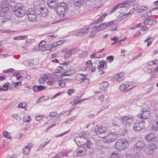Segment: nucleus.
I'll return each instance as SVG.
<instances>
[{
    "label": "nucleus",
    "instance_id": "f257e3e1",
    "mask_svg": "<svg viewBox=\"0 0 158 158\" xmlns=\"http://www.w3.org/2000/svg\"><path fill=\"white\" fill-rule=\"evenodd\" d=\"M57 15L61 17H64L68 9L67 4L62 2L57 3L53 7Z\"/></svg>",
    "mask_w": 158,
    "mask_h": 158
},
{
    "label": "nucleus",
    "instance_id": "f03ea898",
    "mask_svg": "<svg viewBox=\"0 0 158 158\" xmlns=\"http://www.w3.org/2000/svg\"><path fill=\"white\" fill-rule=\"evenodd\" d=\"M143 16L145 17L143 23H140L135 25L136 28L141 27V28L143 24L145 25L152 26L155 24L156 23V21L155 19L152 18L151 16H148L146 14H144Z\"/></svg>",
    "mask_w": 158,
    "mask_h": 158
},
{
    "label": "nucleus",
    "instance_id": "7ed1b4c3",
    "mask_svg": "<svg viewBox=\"0 0 158 158\" xmlns=\"http://www.w3.org/2000/svg\"><path fill=\"white\" fill-rule=\"evenodd\" d=\"M129 144V141L125 139H119L115 142V148L118 151L124 150L125 148H127Z\"/></svg>",
    "mask_w": 158,
    "mask_h": 158
},
{
    "label": "nucleus",
    "instance_id": "20e7f679",
    "mask_svg": "<svg viewBox=\"0 0 158 158\" xmlns=\"http://www.w3.org/2000/svg\"><path fill=\"white\" fill-rule=\"evenodd\" d=\"M27 15L30 21L35 22L37 21V12L34 10L32 8L29 9L27 11Z\"/></svg>",
    "mask_w": 158,
    "mask_h": 158
},
{
    "label": "nucleus",
    "instance_id": "39448f33",
    "mask_svg": "<svg viewBox=\"0 0 158 158\" xmlns=\"http://www.w3.org/2000/svg\"><path fill=\"white\" fill-rule=\"evenodd\" d=\"M13 10L15 15L17 17H22L25 14V12L21 8L17 5L14 6L13 7Z\"/></svg>",
    "mask_w": 158,
    "mask_h": 158
},
{
    "label": "nucleus",
    "instance_id": "423d86ee",
    "mask_svg": "<svg viewBox=\"0 0 158 158\" xmlns=\"http://www.w3.org/2000/svg\"><path fill=\"white\" fill-rule=\"evenodd\" d=\"M149 109L148 107L146 108H144L142 109L140 114L138 115L139 118L143 119H147L150 116Z\"/></svg>",
    "mask_w": 158,
    "mask_h": 158
},
{
    "label": "nucleus",
    "instance_id": "0eeeda50",
    "mask_svg": "<svg viewBox=\"0 0 158 158\" xmlns=\"http://www.w3.org/2000/svg\"><path fill=\"white\" fill-rule=\"evenodd\" d=\"M114 21L110 22L107 23H104L100 24L98 26H95L94 30L95 31H99L105 29L109 26L113 25Z\"/></svg>",
    "mask_w": 158,
    "mask_h": 158
},
{
    "label": "nucleus",
    "instance_id": "6e6552de",
    "mask_svg": "<svg viewBox=\"0 0 158 158\" xmlns=\"http://www.w3.org/2000/svg\"><path fill=\"white\" fill-rule=\"evenodd\" d=\"M89 133L86 132H83L81 133H80L79 135L75 138L74 140L76 142V143L78 145H79L77 142H78L79 143H81L80 140H79V139H84L85 140H87V139H88V136H89Z\"/></svg>",
    "mask_w": 158,
    "mask_h": 158
},
{
    "label": "nucleus",
    "instance_id": "1a4fd4ad",
    "mask_svg": "<svg viewBox=\"0 0 158 158\" xmlns=\"http://www.w3.org/2000/svg\"><path fill=\"white\" fill-rule=\"evenodd\" d=\"M145 122H136L133 126V129L135 131H139L143 129L145 127Z\"/></svg>",
    "mask_w": 158,
    "mask_h": 158
},
{
    "label": "nucleus",
    "instance_id": "9d476101",
    "mask_svg": "<svg viewBox=\"0 0 158 158\" xmlns=\"http://www.w3.org/2000/svg\"><path fill=\"white\" fill-rule=\"evenodd\" d=\"M156 149V145L153 143H150L148 144L145 148V152L148 155L152 154L154 150Z\"/></svg>",
    "mask_w": 158,
    "mask_h": 158
},
{
    "label": "nucleus",
    "instance_id": "9b49d317",
    "mask_svg": "<svg viewBox=\"0 0 158 158\" xmlns=\"http://www.w3.org/2000/svg\"><path fill=\"white\" fill-rule=\"evenodd\" d=\"M132 118L133 116H124L122 117L121 119L123 123L126 125L130 126L133 123Z\"/></svg>",
    "mask_w": 158,
    "mask_h": 158
},
{
    "label": "nucleus",
    "instance_id": "f8f14e48",
    "mask_svg": "<svg viewBox=\"0 0 158 158\" xmlns=\"http://www.w3.org/2000/svg\"><path fill=\"white\" fill-rule=\"evenodd\" d=\"M118 137V135L116 133H111L105 137L106 141L110 143Z\"/></svg>",
    "mask_w": 158,
    "mask_h": 158
},
{
    "label": "nucleus",
    "instance_id": "ddd939ff",
    "mask_svg": "<svg viewBox=\"0 0 158 158\" xmlns=\"http://www.w3.org/2000/svg\"><path fill=\"white\" fill-rule=\"evenodd\" d=\"M89 28H83L78 30L73 33V35L77 36H81L86 34L89 32Z\"/></svg>",
    "mask_w": 158,
    "mask_h": 158
},
{
    "label": "nucleus",
    "instance_id": "4468645a",
    "mask_svg": "<svg viewBox=\"0 0 158 158\" xmlns=\"http://www.w3.org/2000/svg\"><path fill=\"white\" fill-rule=\"evenodd\" d=\"M106 131V128L105 127L97 125L95 127L94 131L96 133L99 135L102 133H104Z\"/></svg>",
    "mask_w": 158,
    "mask_h": 158
},
{
    "label": "nucleus",
    "instance_id": "2eb2a0df",
    "mask_svg": "<svg viewBox=\"0 0 158 158\" xmlns=\"http://www.w3.org/2000/svg\"><path fill=\"white\" fill-rule=\"evenodd\" d=\"M45 42L44 41H42L39 44L38 50L40 51H43L46 50H48L49 47L48 44L45 45Z\"/></svg>",
    "mask_w": 158,
    "mask_h": 158
},
{
    "label": "nucleus",
    "instance_id": "dca6fc26",
    "mask_svg": "<svg viewBox=\"0 0 158 158\" xmlns=\"http://www.w3.org/2000/svg\"><path fill=\"white\" fill-rule=\"evenodd\" d=\"M48 10L46 8H40L39 9V12H37V14L43 17H45L47 16L48 14Z\"/></svg>",
    "mask_w": 158,
    "mask_h": 158
},
{
    "label": "nucleus",
    "instance_id": "f3484780",
    "mask_svg": "<svg viewBox=\"0 0 158 158\" xmlns=\"http://www.w3.org/2000/svg\"><path fill=\"white\" fill-rule=\"evenodd\" d=\"M124 76V74L121 73L115 75L113 78V80L114 82H119L123 80L122 78Z\"/></svg>",
    "mask_w": 158,
    "mask_h": 158
},
{
    "label": "nucleus",
    "instance_id": "a211bd4d",
    "mask_svg": "<svg viewBox=\"0 0 158 158\" xmlns=\"http://www.w3.org/2000/svg\"><path fill=\"white\" fill-rule=\"evenodd\" d=\"M95 144L96 146V148L98 149L99 151L101 152H104L105 150H106V148L103 147L101 145L100 142L99 141H97L95 143Z\"/></svg>",
    "mask_w": 158,
    "mask_h": 158
},
{
    "label": "nucleus",
    "instance_id": "6ab92c4d",
    "mask_svg": "<svg viewBox=\"0 0 158 158\" xmlns=\"http://www.w3.org/2000/svg\"><path fill=\"white\" fill-rule=\"evenodd\" d=\"M145 144L142 141H139L135 145V147L136 149L140 150L142 149L144 147Z\"/></svg>",
    "mask_w": 158,
    "mask_h": 158
},
{
    "label": "nucleus",
    "instance_id": "aec40b11",
    "mask_svg": "<svg viewBox=\"0 0 158 158\" xmlns=\"http://www.w3.org/2000/svg\"><path fill=\"white\" fill-rule=\"evenodd\" d=\"M87 68L90 69L92 72H94L96 69L95 67L93 66V64L91 60H89L86 63Z\"/></svg>",
    "mask_w": 158,
    "mask_h": 158
},
{
    "label": "nucleus",
    "instance_id": "412c9836",
    "mask_svg": "<svg viewBox=\"0 0 158 158\" xmlns=\"http://www.w3.org/2000/svg\"><path fill=\"white\" fill-rule=\"evenodd\" d=\"M156 137L155 134L153 133H151L145 136V139L148 141H152Z\"/></svg>",
    "mask_w": 158,
    "mask_h": 158
},
{
    "label": "nucleus",
    "instance_id": "4be33fe9",
    "mask_svg": "<svg viewBox=\"0 0 158 158\" xmlns=\"http://www.w3.org/2000/svg\"><path fill=\"white\" fill-rule=\"evenodd\" d=\"M109 84L107 81L103 82L100 84L99 88L100 89L104 90L109 85Z\"/></svg>",
    "mask_w": 158,
    "mask_h": 158
},
{
    "label": "nucleus",
    "instance_id": "5701e85b",
    "mask_svg": "<svg viewBox=\"0 0 158 158\" xmlns=\"http://www.w3.org/2000/svg\"><path fill=\"white\" fill-rule=\"evenodd\" d=\"M56 0H48L47 4L50 8H53L56 4Z\"/></svg>",
    "mask_w": 158,
    "mask_h": 158
},
{
    "label": "nucleus",
    "instance_id": "b1692460",
    "mask_svg": "<svg viewBox=\"0 0 158 158\" xmlns=\"http://www.w3.org/2000/svg\"><path fill=\"white\" fill-rule=\"evenodd\" d=\"M128 3L127 1L119 3L116 5L117 9L123 7L126 8L127 7Z\"/></svg>",
    "mask_w": 158,
    "mask_h": 158
},
{
    "label": "nucleus",
    "instance_id": "393cba45",
    "mask_svg": "<svg viewBox=\"0 0 158 158\" xmlns=\"http://www.w3.org/2000/svg\"><path fill=\"white\" fill-rule=\"evenodd\" d=\"M107 15V14L106 13L104 14L94 22V23L97 24L101 22H102Z\"/></svg>",
    "mask_w": 158,
    "mask_h": 158
},
{
    "label": "nucleus",
    "instance_id": "a878e982",
    "mask_svg": "<svg viewBox=\"0 0 158 158\" xmlns=\"http://www.w3.org/2000/svg\"><path fill=\"white\" fill-rule=\"evenodd\" d=\"M85 141V142H81V143L80 144V145H82L83 146L86 144V146L87 148L89 149H91L92 146V143H91L89 140H88V141H87V140Z\"/></svg>",
    "mask_w": 158,
    "mask_h": 158
},
{
    "label": "nucleus",
    "instance_id": "bb28decb",
    "mask_svg": "<svg viewBox=\"0 0 158 158\" xmlns=\"http://www.w3.org/2000/svg\"><path fill=\"white\" fill-rule=\"evenodd\" d=\"M49 48L48 49V50L50 51H52L55 49V48L56 47L58 46L57 42H54L52 44H48Z\"/></svg>",
    "mask_w": 158,
    "mask_h": 158
},
{
    "label": "nucleus",
    "instance_id": "cd10ccee",
    "mask_svg": "<svg viewBox=\"0 0 158 158\" xmlns=\"http://www.w3.org/2000/svg\"><path fill=\"white\" fill-rule=\"evenodd\" d=\"M85 76L84 75L81 74H77L75 77V79L77 81H81V82Z\"/></svg>",
    "mask_w": 158,
    "mask_h": 158
},
{
    "label": "nucleus",
    "instance_id": "c85d7f7f",
    "mask_svg": "<svg viewBox=\"0 0 158 158\" xmlns=\"http://www.w3.org/2000/svg\"><path fill=\"white\" fill-rule=\"evenodd\" d=\"M73 3L75 6L79 7L83 4V0H73Z\"/></svg>",
    "mask_w": 158,
    "mask_h": 158
},
{
    "label": "nucleus",
    "instance_id": "c756f323",
    "mask_svg": "<svg viewBox=\"0 0 158 158\" xmlns=\"http://www.w3.org/2000/svg\"><path fill=\"white\" fill-rule=\"evenodd\" d=\"M74 49H73L69 50L66 52L64 55V57L65 58H68L70 57L73 53V51Z\"/></svg>",
    "mask_w": 158,
    "mask_h": 158
},
{
    "label": "nucleus",
    "instance_id": "7c9ffc66",
    "mask_svg": "<svg viewBox=\"0 0 158 158\" xmlns=\"http://www.w3.org/2000/svg\"><path fill=\"white\" fill-rule=\"evenodd\" d=\"M69 152H68V153L67 152L64 153V152H60L57 154V157H70V156H69Z\"/></svg>",
    "mask_w": 158,
    "mask_h": 158
},
{
    "label": "nucleus",
    "instance_id": "2f4dec72",
    "mask_svg": "<svg viewBox=\"0 0 158 158\" xmlns=\"http://www.w3.org/2000/svg\"><path fill=\"white\" fill-rule=\"evenodd\" d=\"M49 142V141L45 142L40 144L38 147L37 151H40L42 150L45 146Z\"/></svg>",
    "mask_w": 158,
    "mask_h": 158
},
{
    "label": "nucleus",
    "instance_id": "473e14b6",
    "mask_svg": "<svg viewBox=\"0 0 158 158\" xmlns=\"http://www.w3.org/2000/svg\"><path fill=\"white\" fill-rule=\"evenodd\" d=\"M130 85L129 84H122L119 87V89L122 91H124L126 89L127 87L130 86Z\"/></svg>",
    "mask_w": 158,
    "mask_h": 158
},
{
    "label": "nucleus",
    "instance_id": "72a5a7b5",
    "mask_svg": "<svg viewBox=\"0 0 158 158\" xmlns=\"http://www.w3.org/2000/svg\"><path fill=\"white\" fill-rule=\"evenodd\" d=\"M68 74L66 73H62L61 74V76L62 77L65 76H71L76 73V71L74 70H71L68 73Z\"/></svg>",
    "mask_w": 158,
    "mask_h": 158
},
{
    "label": "nucleus",
    "instance_id": "f704fd0d",
    "mask_svg": "<svg viewBox=\"0 0 158 158\" xmlns=\"http://www.w3.org/2000/svg\"><path fill=\"white\" fill-rule=\"evenodd\" d=\"M110 158H118L120 157L119 154L116 152H112L110 155Z\"/></svg>",
    "mask_w": 158,
    "mask_h": 158
},
{
    "label": "nucleus",
    "instance_id": "c9c22d12",
    "mask_svg": "<svg viewBox=\"0 0 158 158\" xmlns=\"http://www.w3.org/2000/svg\"><path fill=\"white\" fill-rule=\"evenodd\" d=\"M31 120V118L29 116L26 115L23 117V121L24 122H29Z\"/></svg>",
    "mask_w": 158,
    "mask_h": 158
},
{
    "label": "nucleus",
    "instance_id": "e433bc0d",
    "mask_svg": "<svg viewBox=\"0 0 158 158\" xmlns=\"http://www.w3.org/2000/svg\"><path fill=\"white\" fill-rule=\"evenodd\" d=\"M57 35H48L46 37V39L48 41H50L51 40L54 39L55 38Z\"/></svg>",
    "mask_w": 158,
    "mask_h": 158
},
{
    "label": "nucleus",
    "instance_id": "4c0bfd02",
    "mask_svg": "<svg viewBox=\"0 0 158 158\" xmlns=\"http://www.w3.org/2000/svg\"><path fill=\"white\" fill-rule=\"evenodd\" d=\"M12 117L14 119L17 121H19L21 119V117L19 116V114H13L12 115Z\"/></svg>",
    "mask_w": 158,
    "mask_h": 158
},
{
    "label": "nucleus",
    "instance_id": "58836bf2",
    "mask_svg": "<svg viewBox=\"0 0 158 158\" xmlns=\"http://www.w3.org/2000/svg\"><path fill=\"white\" fill-rule=\"evenodd\" d=\"M30 149L27 148V146H25L23 150V153L25 155H27L29 154Z\"/></svg>",
    "mask_w": 158,
    "mask_h": 158
},
{
    "label": "nucleus",
    "instance_id": "ea45409f",
    "mask_svg": "<svg viewBox=\"0 0 158 158\" xmlns=\"http://www.w3.org/2000/svg\"><path fill=\"white\" fill-rule=\"evenodd\" d=\"M94 27H92L91 28H89V27L90 29H89V30H90L91 31H91V33L90 34V35H89V36L90 37H93L95 35V34H96V33L97 32H98V31H95L94 30Z\"/></svg>",
    "mask_w": 158,
    "mask_h": 158
},
{
    "label": "nucleus",
    "instance_id": "a19ab883",
    "mask_svg": "<svg viewBox=\"0 0 158 158\" xmlns=\"http://www.w3.org/2000/svg\"><path fill=\"white\" fill-rule=\"evenodd\" d=\"M143 70L145 73L148 74H150L152 72V70L151 68H148L146 67L144 68L143 69Z\"/></svg>",
    "mask_w": 158,
    "mask_h": 158
},
{
    "label": "nucleus",
    "instance_id": "79ce46f5",
    "mask_svg": "<svg viewBox=\"0 0 158 158\" xmlns=\"http://www.w3.org/2000/svg\"><path fill=\"white\" fill-rule=\"evenodd\" d=\"M148 9L147 6H141L138 9V10L139 13L143 11L146 10Z\"/></svg>",
    "mask_w": 158,
    "mask_h": 158
},
{
    "label": "nucleus",
    "instance_id": "37998d69",
    "mask_svg": "<svg viewBox=\"0 0 158 158\" xmlns=\"http://www.w3.org/2000/svg\"><path fill=\"white\" fill-rule=\"evenodd\" d=\"M88 53L87 52L84 51L79 53L78 55V56L80 58H82L85 56L88 55Z\"/></svg>",
    "mask_w": 158,
    "mask_h": 158
},
{
    "label": "nucleus",
    "instance_id": "c03bdc74",
    "mask_svg": "<svg viewBox=\"0 0 158 158\" xmlns=\"http://www.w3.org/2000/svg\"><path fill=\"white\" fill-rule=\"evenodd\" d=\"M106 64V61L102 60L101 61H100L99 62V67L98 68H100L101 69L104 67L105 66V65Z\"/></svg>",
    "mask_w": 158,
    "mask_h": 158
},
{
    "label": "nucleus",
    "instance_id": "a18cd8bd",
    "mask_svg": "<svg viewBox=\"0 0 158 158\" xmlns=\"http://www.w3.org/2000/svg\"><path fill=\"white\" fill-rule=\"evenodd\" d=\"M86 150L84 148L83 150H80L78 152H77V155L79 156H81L82 155V154H84L86 152Z\"/></svg>",
    "mask_w": 158,
    "mask_h": 158
},
{
    "label": "nucleus",
    "instance_id": "49530a36",
    "mask_svg": "<svg viewBox=\"0 0 158 158\" xmlns=\"http://www.w3.org/2000/svg\"><path fill=\"white\" fill-rule=\"evenodd\" d=\"M3 136L8 139H10L11 137L10 136L9 133L7 131H4L3 133Z\"/></svg>",
    "mask_w": 158,
    "mask_h": 158
},
{
    "label": "nucleus",
    "instance_id": "de8ad7c7",
    "mask_svg": "<svg viewBox=\"0 0 158 158\" xmlns=\"http://www.w3.org/2000/svg\"><path fill=\"white\" fill-rule=\"evenodd\" d=\"M81 82L83 83V84L85 85H87L89 83V80L88 78H86V76H85V77L82 80Z\"/></svg>",
    "mask_w": 158,
    "mask_h": 158
},
{
    "label": "nucleus",
    "instance_id": "09e8293b",
    "mask_svg": "<svg viewBox=\"0 0 158 158\" xmlns=\"http://www.w3.org/2000/svg\"><path fill=\"white\" fill-rule=\"evenodd\" d=\"M47 78V76H45L43 77H41L39 79V82L40 84L44 83L45 82L46 79Z\"/></svg>",
    "mask_w": 158,
    "mask_h": 158
},
{
    "label": "nucleus",
    "instance_id": "8fccbe9b",
    "mask_svg": "<svg viewBox=\"0 0 158 158\" xmlns=\"http://www.w3.org/2000/svg\"><path fill=\"white\" fill-rule=\"evenodd\" d=\"M9 85V83H6L2 86V91H6L8 89V85Z\"/></svg>",
    "mask_w": 158,
    "mask_h": 158
},
{
    "label": "nucleus",
    "instance_id": "3c124183",
    "mask_svg": "<svg viewBox=\"0 0 158 158\" xmlns=\"http://www.w3.org/2000/svg\"><path fill=\"white\" fill-rule=\"evenodd\" d=\"M58 85H59L60 87H64L66 85L64 81L62 80H59L58 81Z\"/></svg>",
    "mask_w": 158,
    "mask_h": 158
},
{
    "label": "nucleus",
    "instance_id": "603ef678",
    "mask_svg": "<svg viewBox=\"0 0 158 158\" xmlns=\"http://www.w3.org/2000/svg\"><path fill=\"white\" fill-rule=\"evenodd\" d=\"M57 115V114L56 112H51L49 114V116L53 118L56 117Z\"/></svg>",
    "mask_w": 158,
    "mask_h": 158
},
{
    "label": "nucleus",
    "instance_id": "864d4df0",
    "mask_svg": "<svg viewBox=\"0 0 158 158\" xmlns=\"http://www.w3.org/2000/svg\"><path fill=\"white\" fill-rule=\"evenodd\" d=\"M27 106V104L25 102L21 103L18 105V107L22 108H24Z\"/></svg>",
    "mask_w": 158,
    "mask_h": 158
},
{
    "label": "nucleus",
    "instance_id": "5fc2aeb1",
    "mask_svg": "<svg viewBox=\"0 0 158 158\" xmlns=\"http://www.w3.org/2000/svg\"><path fill=\"white\" fill-rule=\"evenodd\" d=\"M75 90L73 89H70L67 91V94L69 95H71L74 92Z\"/></svg>",
    "mask_w": 158,
    "mask_h": 158
},
{
    "label": "nucleus",
    "instance_id": "6e6d98bb",
    "mask_svg": "<svg viewBox=\"0 0 158 158\" xmlns=\"http://www.w3.org/2000/svg\"><path fill=\"white\" fill-rule=\"evenodd\" d=\"M48 98L47 96H42L40 98V99H41V102H43Z\"/></svg>",
    "mask_w": 158,
    "mask_h": 158
},
{
    "label": "nucleus",
    "instance_id": "4d7b16f0",
    "mask_svg": "<svg viewBox=\"0 0 158 158\" xmlns=\"http://www.w3.org/2000/svg\"><path fill=\"white\" fill-rule=\"evenodd\" d=\"M149 28L145 25H143L141 28V30L142 31H147L149 30Z\"/></svg>",
    "mask_w": 158,
    "mask_h": 158
},
{
    "label": "nucleus",
    "instance_id": "13d9d810",
    "mask_svg": "<svg viewBox=\"0 0 158 158\" xmlns=\"http://www.w3.org/2000/svg\"><path fill=\"white\" fill-rule=\"evenodd\" d=\"M106 60L111 62L114 60V56H110L106 57Z\"/></svg>",
    "mask_w": 158,
    "mask_h": 158
},
{
    "label": "nucleus",
    "instance_id": "bf43d9fd",
    "mask_svg": "<svg viewBox=\"0 0 158 158\" xmlns=\"http://www.w3.org/2000/svg\"><path fill=\"white\" fill-rule=\"evenodd\" d=\"M97 54V53H94L91 55L90 56V58H94L95 59H97V58L98 59V58H100L101 57H100V56H96Z\"/></svg>",
    "mask_w": 158,
    "mask_h": 158
},
{
    "label": "nucleus",
    "instance_id": "052dcab7",
    "mask_svg": "<svg viewBox=\"0 0 158 158\" xmlns=\"http://www.w3.org/2000/svg\"><path fill=\"white\" fill-rule=\"evenodd\" d=\"M46 88V87L45 86L42 85L38 86V90L39 91L44 90Z\"/></svg>",
    "mask_w": 158,
    "mask_h": 158
},
{
    "label": "nucleus",
    "instance_id": "680f3d73",
    "mask_svg": "<svg viewBox=\"0 0 158 158\" xmlns=\"http://www.w3.org/2000/svg\"><path fill=\"white\" fill-rule=\"evenodd\" d=\"M152 129L156 131L158 129V121L156 122V124L155 125L152 126Z\"/></svg>",
    "mask_w": 158,
    "mask_h": 158
},
{
    "label": "nucleus",
    "instance_id": "e2e57ef3",
    "mask_svg": "<svg viewBox=\"0 0 158 158\" xmlns=\"http://www.w3.org/2000/svg\"><path fill=\"white\" fill-rule=\"evenodd\" d=\"M135 157H140L141 158L143 157L142 153L140 152H137L135 154ZM136 158V157H135Z\"/></svg>",
    "mask_w": 158,
    "mask_h": 158
},
{
    "label": "nucleus",
    "instance_id": "0e129e2a",
    "mask_svg": "<svg viewBox=\"0 0 158 158\" xmlns=\"http://www.w3.org/2000/svg\"><path fill=\"white\" fill-rule=\"evenodd\" d=\"M27 36L26 35L18 36L19 39L20 40L25 39L27 38Z\"/></svg>",
    "mask_w": 158,
    "mask_h": 158
},
{
    "label": "nucleus",
    "instance_id": "69168bd1",
    "mask_svg": "<svg viewBox=\"0 0 158 158\" xmlns=\"http://www.w3.org/2000/svg\"><path fill=\"white\" fill-rule=\"evenodd\" d=\"M98 69L99 70L98 71V73L99 74L102 75L105 73V71L102 70V69H101L98 68Z\"/></svg>",
    "mask_w": 158,
    "mask_h": 158
},
{
    "label": "nucleus",
    "instance_id": "338daca9",
    "mask_svg": "<svg viewBox=\"0 0 158 158\" xmlns=\"http://www.w3.org/2000/svg\"><path fill=\"white\" fill-rule=\"evenodd\" d=\"M98 99L101 102L103 101L104 99V97L103 95H102L98 97Z\"/></svg>",
    "mask_w": 158,
    "mask_h": 158
},
{
    "label": "nucleus",
    "instance_id": "774afa93",
    "mask_svg": "<svg viewBox=\"0 0 158 158\" xmlns=\"http://www.w3.org/2000/svg\"><path fill=\"white\" fill-rule=\"evenodd\" d=\"M42 119V117L41 116H36L35 118V120L37 121L41 120Z\"/></svg>",
    "mask_w": 158,
    "mask_h": 158
}]
</instances>
